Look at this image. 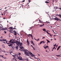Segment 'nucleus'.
<instances>
[{"label": "nucleus", "instance_id": "72a5a7b5", "mask_svg": "<svg viewBox=\"0 0 61 61\" xmlns=\"http://www.w3.org/2000/svg\"><path fill=\"white\" fill-rule=\"evenodd\" d=\"M56 56H57L58 57H59V56H60V55H56Z\"/></svg>", "mask_w": 61, "mask_h": 61}, {"label": "nucleus", "instance_id": "20e7f679", "mask_svg": "<svg viewBox=\"0 0 61 61\" xmlns=\"http://www.w3.org/2000/svg\"><path fill=\"white\" fill-rule=\"evenodd\" d=\"M52 19H55V20H57V21H58L59 20H61L58 18Z\"/></svg>", "mask_w": 61, "mask_h": 61}, {"label": "nucleus", "instance_id": "603ef678", "mask_svg": "<svg viewBox=\"0 0 61 61\" xmlns=\"http://www.w3.org/2000/svg\"><path fill=\"white\" fill-rule=\"evenodd\" d=\"M44 38H45V37H43L42 38V39H44Z\"/></svg>", "mask_w": 61, "mask_h": 61}, {"label": "nucleus", "instance_id": "c85d7f7f", "mask_svg": "<svg viewBox=\"0 0 61 61\" xmlns=\"http://www.w3.org/2000/svg\"><path fill=\"white\" fill-rule=\"evenodd\" d=\"M2 47L3 48H5V47L4 45L2 46Z\"/></svg>", "mask_w": 61, "mask_h": 61}, {"label": "nucleus", "instance_id": "c9c22d12", "mask_svg": "<svg viewBox=\"0 0 61 61\" xmlns=\"http://www.w3.org/2000/svg\"><path fill=\"white\" fill-rule=\"evenodd\" d=\"M42 22H43L42 21H40V23H42Z\"/></svg>", "mask_w": 61, "mask_h": 61}, {"label": "nucleus", "instance_id": "2f4dec72", "mask_svg": "<svg viewBox=\"0 0 61 61\" xmlns=\"http://www.w3.org/2000/svg\"><path fill=\"white\" fill-rule=\"evenodd\" d=\"M31 41H32L31 42V44H33V43H33V41L32 40H31Z\"/></svg>", "mask_w": 61, "mask_h": 61}, {"label": "nucleus", "instance_id": "de8ad7c7", "mask_svg": "<svg viewBox=\"0 0 61 61\" xmlns=\"http://www.w3.org/2000/svg\"><path fill=\"white\" fill-rule=\"evenodd\" d=\"M25 0H23L22 1V2H25Z\"/></svg>", "mask_w": 61, "mask_h": 61}, {"label": "nucleus", "instance_id": "0eeeda50", "mask_svg": "<svg viewBox=\"0 0 61 61\" xmlns=\"http://www.w3.org/2000/svg\"><path fill=\"white\" fill-rule=\"evenodd\" d=\"M10 44L9 45H8V46H9V47H10V46L11 47L12 46V45H13V44L12 43H10Z\"/></svg>", "mask_w": 61, "mask_h": 61}, {"label": "nucleus", "instance_id": "f8f14e48", "mask_svg": "<svg viewBox=\"0 0 61 61\" xmlns=\"http://www.w3.org/2000/svg\"><path fill=\"white\" fill-rule=\"evenodd\" d=\"M61 47V46H59L58 47V48L57 49V51H58L59 49L60 48V47Z\"/></svg>", "mask_w": 61, "mask_h": 61}, {"label": "nucleus", "instance_id": "39448f33", "mask_svg": "<svg viewBox=\"0 0 61 61\" xmlns=\"http://www.w3.org/2000/svg\"><path fill=\"white\" fill-rule=\"evenodd\" d=\"M19 41H17L16 42H15V41H14V43H16L17 44V45H18V44H19Z\"/></svg>", "mask_w": 61, "mask_h": 61}, {"label": "nucleus", "instance_id": "4d7b16f0", "mask_svg": "<svg viewBox=\"0 0 61 61\" xmlns=\"http://www.w3.org/2000/svg\"><path fill=\"white\" fill-rule=\"evenodd\" d=\"M19 42H20V38H19Z\"/></svg>", "mask_w": 61, "mask_h": 61}, {"label": "nucleus", "instance_id": "f257e3e1", "mask_svg": "<svg viewBox=\"0 0 61 61\" xmlns=\"http://www.w3.org/2000/svg\"><path fill=\"white\" fill-rule=\"evenodd\" d=\"M23 51H24L25 54V56H29V55H30V56H31L32 57L35 56V55L33 54L32 52H30V51L27 50H24Z\"/></svg>", "mask_w": 61, "mask_h": 61}, {"label": "nucleus", "instance_id": "338daca9", "mask_svg": "<svg viewBox=\"0 0 61 61\" xmlns=\"http://www.w3.org/2000/svg\"><path fill=\"white\" fill-rule=\"evenodd\" d=\"M14 29H16L15 28V27L14 28Z\"/></svg>", "mask_w": 61, "mask_h": 61}, {"label": "nucleus", "instance_id": "ea45409f", "mask_svg": "<svg viewBox=\"0 0 61 61\" xmlns=\"http://www.w3.org/2000/svg\"><path fill=\"white\" fill-rule=\"evenodd\" d=\"M4 32L5 33V34H6V32L5 31Z\"/></svg>", "mask_w": 61, "mask_h": 61}, {"label": "nucleus", "instance_id": "a19ab883", "mask_svg": "<svg viewBox=\"0 0 61 61\" xmlns=\"http://www.w3.org/2000/svg\"><path fill=\"white\" fill-rule=\"evenodd\" d=\"M44 47V48L45 49H46V47Z\"/></svg>", "mask_w": 61, "mask_h": 61}, {"label": "nucleus", "instance_id": "6ab92c4d", "mask_svg": "<svg viewBox=\"0 0 61 61\" xmlns=\"http://www.w3.org/2000/svg\"><path fill=\"white\" fill-rule=\"evenodd\" d=\"M46 40L49 43H50V41H49V40H47V39H46Z\"/></svg>", "mask_w": 61, "mask_h": 61}, {"label": "nucleus", "instance_id": "6e6552de", "mask_svg": "<svg viewBox=\"0 0 61 61\" xmlns=\"http://www.w3.org/2000/svg\"><path fill=\"white\" fill-rule=\"evenodd\" d=\"M27 43H28L27 44V45L28 46H29V44H30V43H29V42L28 41V40L27 39Z\"/></svg>", "mask_w": 61, "mask_h": 61}, {"label": "nucleus", "instance_id": "423d86ee", "mask_svg": "<svg viewBox=\"0 0 61 61\" xmlns=\"http://www.w3.org/2000/svg\"><path fill=\"white\" fill-rule=\"evenodd\" d=\"M18 57V56H17V57L18 59H19V60H22V57H21L20 58V57Z\"/></svg>", "mask_w": 61, "mask_h": 61}, {"label": "nucleus", "instance_id": "ddd939ff", "mask_svg": "<svg viewBox=\"0 0 61 61\" xmlns=\"http://www.w3.org/2000/svg\"><path fill=\"white\" fill-rule=\"evenodd\" d=\"M44 23L43 24V25H40V27H42L43 26H44Z\"/></svg>", "mask_w": 61, "mask_h": 61}, {"label": "nucleus", "instance_id": "69168bd1", "mask_svg": "<svg viewBox=\"0 0 61 61\" xmlns=\"http://www.w3.org/2000/svg\"><path fill=\"white\" fill-rule=\"evenodd\" d=\"M59 9H60V10H61V8H59Z\"/></svg>", "mask_w": 61, "mask_h": 61}, {"label": "nucleus", "instance_id": "f3484780", "mask_svg": "<svg viewBox=\"0 0 61 61\" xmlns=\"http://www.w3.org/2000/svg\"><path fill=\"white\" fill-rule=\"evenodd\" d=\"M43 31L46 32V29H43Z\"/></svg>", "mask_w": 61, "mask_h": 61}, {"label": "nucleus", "instance_id": "a211bd4d", "mask_svg": "<svg viewBox=\"0 0 61 61\" xmlns=\"http://www.w3.org/2000/svg\"><path fill=\"white\" fill-rule=\"evenodd\" d=\"M16 48L17 49V50L18 49V46H16Z\"/></svg>", "mask_w": 61, "mask_h": 61}, {"label": "nucleus", "instance_id": "7ed1b4c3", "mask_svg": "<svg viewBox=\"0 0 61 61\" xmlns=\"http://www.w3.org/2000/svg\"><path fill=\"white\" fill-rule=\"evenodd\" d=\"M22 45H23V42H20L18 44V46H22Z\"/></svg>", "mask_w": 61, "mask_h": 61}, {"label": "nucleus", "instance_id": "3c124183", "mask_svg": "<svg viewBox=\"0 0 61 61\" xmlns=\"http://www.w3.org/2000/svg\"><path fill=\"white\" fill-rule=\"evenodd\" d=\"M3 43H4V44H6V43H5V42H3Z\"/></svg>", "mask_w": 61, "mask_h": 61}, {"label": "nucleus", "instance_id": "49530a36", "mask_svg": "<svg viewBox=\"0 0 61 61\" xmlns=\"http://www.w3.org/2000/svg\"><path fill=\"white\" fill-rule=\"evenodd\" d=\"M43 44L44 43L45 44V41H43Z\"/></svg>", "mask_w": 61, "mask_h": 61}, {"label": "nucleus", "instance_id": "aec40b11", "mask_svg": "<svg viewBox=\"0 0 61 61\" xmlns=\"http://www.w3.org/2000/svg\"><path fill=\"white\" fill-rule=\"evenodd\" d=\"M43 42V41H41L40 42V44L41 45V44H42Z\"/></svg>", "mask_w": 61, "mask_h": 61}, {"label": "nucleus", "instance_id": "4be33fe9", "mask_svg": "<svg viewBox=\"0 0 61 61\" xmlns=\"http://www.w3.org/2000/svg\"><path fill=\"white\" fill-rule=\"evenodd\" d=\"M49 2V1H46L45 2V3H46V4H48V3Z\"/></svg>", "mask_w": 61, "mask_h": 61}, {"label": "nucleus", "instance_id": "c756f323", "mask_svg": "<svg viewBox=\"0 0 61 61\" xmlns=\"http://www.w3.org/2000/svg\"><path fill=\"white\" fill-rule=\"evenodd\" d=\"M56 44H55V45H53V46H56Z\"/></svg>", "mask_w": 61, "mask_h": 61}, {"label": "nucleus", "instance_id": "cd10ccee", "mask_svg": "<svg viewBox=\"0 0 61 61\" xmlns=\"http://www.w3.org/2000/svg\"><path fill=\"white\" fill-rule=\"evenodd\" d=\"M6 44H7L8 45H9V44H10V43H7V41H6Z\"/></svg>", "mask_w": 61, "mask_h": 61}, {"label": "nucleus", "instance_id": "774afa93", "mask_svg": "<svg viewBox=\"0 0 61 61\" xmlns=\"http://www.w3.org/2000/svg\"><path fill=\"white\" fill-rule=\"evenodd\" d=\"M15 60L16 61H17V60H16V59H15Z\"/></svg>", "mask_w": 61, "mask_h": 61}, {"label": "nucleus", "instance_id": "dca6fc26", "mask_svg": "<svg viewBox=\"0 0 61 61\" xmlns=\"http://www.w3.org/2000/svg\"><path fill=\"white\" fill-rule=\"evenodd\" d=\"M14 33H15L14 34V35H15V36H16V34H17V32H16V31Z\"/></svg>", "mask_w": 61, "mask_h": 61}, {"label": "nucleus", "instance_id": "e2e57ef3", "mask_svg": "<svg viewBox=\"0 0 61 61\" xmlns=\"http://www.w3.org/2000/svg\"><path fill=\"white\" fill-rule=\"evenodd\" d=\"M31 46H32V47H33V45H31Z\"/></svg>", "mask_w": 61, "mask_h": 61}, {"label": "nucleus", "instance_id": "4c0bfd02", "mask_svg": "<svg viewBox=\"0 0 61 61\" xmlns=\"http://www.w3.org/2000/svg\"><path fill=\"white\" fill-rule=\"evenodd\" d=\"M18 55L20 56V55H21V53L19 52V54H18Z\"/></svg>", "mask_w": 61, "mask_h": 61}, {"label": "nucleus", "instance_id": "0e129e2a", "mask_svg": "<svg viewBox=\"0 0 61 61\" xmlns=\"http://www.w3.org/2000/svg\"><path fill=\"white\" fill-rule=\"evenodd\" d=\"M12 53V51H11V52H10V54H11V53Z\"/></svg>", "mask_w": 61, "mask_h": 61}, {"label": "nucleus", "instance_id": "13d9d810", "mask_svg": "<svg viewBox=\"0 0 61 61\" xmlns=\"http://www.w3.org/2000/svg\"><path fill=\"white\" fill-rule=\"evenodd\" d=\"M1 30H2V29H0V31H1Z\"/></svg>", "mask_w": 61, "mask_h": 61}, {"label": "nucleus", "instance_id": "052dcab7", "mask_svg": "<svg viewBox=\"0 0 61 61\" xmlns=\"http://www.w3.org/2000/svg\"><path fill=\"white\" fill-rule=\"evenodd\" d=\"M28 58L27 59V61H28Z\"/></svg>", "mask_w": 61, "mask_h": 61}, {"label": "nucleus", "instance_id": "9d476101", "mask_svg": "<svg viewBox=\"0 0 61 61\" xmlns=\"http://www.w3.org/2000/svg\"><path fill=\"white\" fill-rule=\"evenodd\" d=\"M20 49H24V48L23 47H22V46H19Z\"/></svg>", "mask_w": 61, "mask_h": 61}, {"label": "nucleus", "instance_id": "7c9ffc66", "mask_svg": "<svg viewBox=\"0 0 61 61\" xmlns=\"http://www.w3.org/2000/svg\"><path fill=\"white\" fill-rule=\"evenodd\" d=\"M48 47V46H45V47L46 48H47V47Z\"/></svg>", "mask_w": 61, "mask_h": 61}, {"label": "nucleus", "instance_id": "bf43d9fd", "mask_svg": "<svg viewBox=\"0 0 61 61\" xmlns=\"http://www.w3.org/2000/svg\"><path fill=\"white\" fill-rule=\"evenodd\" d=\"M38 41H39V38L38 39Z\"/></svg>", "mask_w": 61, "mask_h": 61}, {"label": "nucleus", "instance_id": "1a4fd4ad", "mask_svg": "<svg viewBox=\"0 0 61 61\" xmlns=\"http://www.w3.org/2000/svg\"><path fill=\"white\" fill-rule=\"evenodd\" d=\"M9 29L10 30H11H11H13V27H10Z\"/></svg>", "mask_w": 61, "mask_h": 61}, {"label": "nucleus", "instance_id": "c03bdc74", "mask_svg": "<svg viewBox=\"0 0 61 61\" xmlns=\"http://www.w3.org/2000/svg\"><path fill=\"white\" fill-rule=\"evenodd\" d=\"M33 48L34 49V50H35V48H34V47H33Z\"/></svg>", "mask_w": 61, "mask_h": 61}, {"label": "nucleus", "instance_id": "a878e982", "mask_svg": "<svg viewBox=\"0 0 61 61\" xmlns=\"http://www.w3.org/2000/svg\"><path fill=\"white\" fill-rule=\"evenodd\" d=\"M46 33H47V34H48V35H49V34L50 33H48V32L47 31H46Z\"/></svg>", "mask_w": 61, "mask_h": 61}, {"label": "nucleus", "instance_id": "e433bc0d", "mask_svg": "<svg viewBox=\"0 0 61 61\" xmlns=\"http://www.w3.org/2000/svg\"><path fill=\"white\" fill-rule=\"evenodd\" d=\"M52 31L54 32V33H55V34H57V33H56L55 32H54V30H52Z\"/></svg>", "mask_w": 61, "mask_h": 61}, {"label": "nucleus", "instance_id": "5701e85b", "mask_svg": "<svg viewBox=\"0 0 61 61\" xmlns=\"http://www.w3.org/2000/svg\"><path fill=\"white\" fill-rule=\"evenodd\" d=\"M29 35L31 37H33V36H32V35L31 34H29Z\"/></svg>", "mask_w": 61, "mask_h": 61}, {"label": "nucleus", "instance_id": "79ce46f5", "mask_svg": "<svg viewBox=\"0 0 61 61\" xmlns=\"http://www.w3.org/2000/svg\"><path fill=\"white\" fill-rule=\"evenodd\" d=\"M55 48V46H54L53 47V48H52V49H54Z\"/></svg>", "mask_w": 61, "mask_h": 61}, {"label": "nucleus", "instance_id": "6e6d98bb", "mask_svg": "<svg viewBox=\"0 0 61 61\" xmlns=\"http://www.w3.org/2000/svg\"><path fill=\"white\" fill-rule=\"evenodd\" d=\"M5 41V39L3 40V41Z\"/></svg>", "mask_w": 61, "mask_h": 61}, {"label": "nucleus", "instance_id": "680f3d73", "mask_svg": "<svg viewBox=\"0 0 61 61\" xmlns=\"http://www.w3.org/2000/svg\"><path fill=\"white\" fill-rule=\"evenodd\" d=\"M0 41H2V42H3V41L2 40H0Z\"/></svg>", "mask_w": 61, "mask_h": 61}, {"label": "nucleus", "instance_id": "bb28decb", "mask_svg": "<svg viewBox=\"0 0 61 61\" xmlns=\"http://www.w3.org/2000/svg\"><path fill=\"white\" fill-rule=\"evenodd\" d=\"M30 59H32V60H34V59H32V57H30Z\"/></svg>", "mask_w": 61, "mask_h": 61}, {"label": "nucleus", "instance_id": "09e8293b", "mask_svg": "<svg viewBox=\"0 0 61 61\" xmlns=\"http://www.w3.org/2000/svg\"><path fill=\"white\" fill-rule=\"evenodd\" d=\"M33 57H34V58L35 59H36V57H35V56H33Z\"/></svg>", "mask_w": 61, "mask_h": 61}, {"label": "nucleus", "instance_id": "5fc2aeb1", "mask_svg": "<svg viewBox=\"0 0 61 61\" xmlns=\"http://www.w3.org/2000/svg\"><path fill=\"white\" fill-rule=\"evenodd\" d=\"M2 30H3V31H4V29H2Z\"/></svg>", "mask_w": 61, "mask_h": 61}, {"label": "nucleus", "instance_id": "412c9836", "mask_svg": "<svg viewBox=\"0 0 61 61\" xmlns=\"http://www.w3.org/2000/svg\"><path fill=\"white\" fill-rule=\"evenodd\" d=\"M56 16H59V15L58 14H56Z\"/></svg>", "mask_w": 61, "mask_h": 61}, {"label": "nucleus", "instance_id": "9b49d317", "mask_svg": "<svg viewBox=\"0 0 61 61\" xmlns=\"http://www.w3.org/2000/svg\"><path fill=\"white\" fill-rule=\"evenodd\" d=\"M54 9H55L56 10L57 9H59V7H55Z\"/></svg>", "mask_w": 61, "mask_h": 61}, {"label": "nucleus", "instance_id": "8fccbe9b", "mask_svg": "<svg viewBox=\"0 0 61 61\" xmlns=\"http://www.w3.org/2000/svg\"><path fill=\"white\" fill-rule=\"evenodd\" d=\"M12 31V30H9V32H11V31Z\"/></svg>", "mask_w": 61, "mask_h": 61}, {"label": "nucleus", "instance_id": "864d4df0", "mask_svg": "<svg viewBox=\"0 0 61 61\" xmlns=\"http://www.w3.org/2000/svg\"><path fill=\"white\" fill-rule=\"evenodd\" d=\"M49 0H47V2H49Z\"/></svg>", "mask_w": 61, "mask_h": 61}, {"label": "nucleus", "instance_id": "2eb2a0df", "mask_svg": "<svg viewBox=\"0 0 61 61\" xmlns=\"http://www.w3.org/2000/svg\"><path fill=\"white\" fill-rule=\"evenodd\" d=\"M50 36H51V37H52V36H53V35L51 34L50 33L49 34Z\"/></svg>", "mask_w": 61, "mask_h": 61}, {"label": "nucleus", "instance_id": "f03ea898", "mask_svg": "<svg viewBox=\"0 0 61 61\" xmlns=\"http://www.w3.org/2000/svg\"><path fill=\"white\" fill-rule=\"evenodd\" d=\"M8 42L9 43H13V44H15V41L14 40H11L10 41Z\"/></svg>", "mask_w": 61, "mask_h": 61}, {"label": "nucleus", "instance_id": "a18cd8bd", "mask_svg": "<svg viewBox=\"0 0 61 61\" xmlns=\"http://www.w3.org/2000/svg\"><path fill=\"white\" fill-rule=\"evenodd\" d=\"M36 59H39V60H40V61H41L40 60V59H39L38 58H36Z\"/></svg>", "mask_w": 61, "mask_h": 61}, {"label": "nucleus", "instance_id": "b1692460", "mask_svg": "<svg viewBox=\"0 0 61 61\" xmlns=\"http://www.w3.org/2000/svg\"><path fill=\"white\" fill-rule=\"evenodd\" d=\"M59 16L61 18V14H59Z\"/></svg>", "mask_w": 61, "mask_h": 61}, {"label": "nucleus", "instance_id": "f704fd0d", "mask_svg": "<svg viewBox=\"0 0 61 61\" xmlns=\"http://www.w3.org/2000/svg\"><path fill=\"white\" fill-rule=\"evenodd\" d=\"M2 56L3 58H4V57L3 56Z\"/></svg>", "mask_w": 61, "mask_h": 61}, {"label": "nucleus", "instance_id": "473e14b6", "mask_svg": "<svg viewBox=\"0 0 61 61\" xmlns=\"http://www.w3.org/2000/svg\"><path fill=\"white\" fill-rule=\"evenodd\" d=\"M27 35H28V37H30V35H29V34Z\"/></svg>", "mask_w": 61, "mask_h": 61}, {"label": "nucleus", "instance_id": "393cba45", "mask_svg": "<svg viewBox=\"0 0 61 61\" xmlns=\"http://www.w3.org/2000/svg\"><path fill=\"white\" fill-rule=\"evenodd\" d=\"M12 31H13V32H14V33H15V32H16V31H15V30H12Z\"/></svg>", "mask_w": 61, "mask_h": 61}, {"label": "nucleus", "instance_id": "58836bf2", "mask_svg": "<svg viewBox=\"0 0 61 61\" xmlns=\"http://www.w3.org/2000/svg\"><path fill=\"white\" fill-rule=\"evenodd\" d=\"M14 57H15V55H12Z\"/></svg>", "mask_w": 61, "mask_h": 61}, {"label": "nucleus", "instance_id": "37998d69", "mask_svg": "<svg viewBox=\"0 0 61 61\" xmlns=\"http://www.w3.org/2000/svg\"><path fill=\"white\" fill-rule=\"evenodd\" d=\"M3 19H5V17H4L3 18Z\"/></svg>", "mask_w": 61, "mask_h": 61}, {"label": "nucleus", "instance_id": "4468645a", "mask_svg": "<svg viewBox=\"0 0 61 61\" xmlns=\"http://www.w3.org/2000/svg\"><path fill=\"white\" fill-rule=\"evenodd\" d=\"M2 28L4 29V30H7V28Z\"/></svg>", "mask_w": 61, "mask_h": 61}]
</instances>
